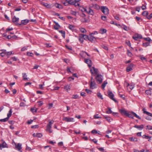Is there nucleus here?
<instances>
[{
  "label": "nucleus",
  "instance_id": "nucleus-1",
  "mask_svg": "<svg viewBox=\"0 0 152 152\" xmlns=\"http://www.w3.org/2000/svg\"><path fill=\"white\" fill-rule=\"evenodd\" d=\"M119 112L122 115H125L126 116L129 117V118H131L132 119H134V117L132 116L131 114H130V112L124 109H121L119 110Z\"/></svg>",
  "mask_w": 152,
  "mask_h": 152
},
{
  "label": "nucleus",
  "instance_id": "nucleus-2",
  "mask_svg": "<svg viewBox=\"0 0 152 152\" xmlns=\"http://www.w3.org/2000/svg\"><path fill=\"white\" fill-rule=\"evenodd\" d=\"M103 76L100 74H98L95 77V79L96 80L97 82L99 84L101 83L103 80Z\"/></svg>",
  "mask_w": 152,
  "mask_h": 152
},
{
  "label": "nucleus",
  "instance_id": "nucleus-3",
  "mask_svg": "<svg viewBox=\"0 0 152 152\" xmlns=\"http://www.w3.org/2000/svg\"><path fill=\"white\" fill-rule=\"evenodd\" d=\"M101 10L104 15H107L109 13V10L107 7L102 6Z\"/></svg>",
  "mask_w": 152,
  "mask_h": 152
},
{
  "label": "nucleus",
  "instance_id": "nucleus-4",
  "mask_svg": "<svg viewBox=\"0 0 152 152\" xmlns=\"http://www.w3.org/2000/svg\"><path fill=\"white\" fill-rule=\"evenodd\" d=\"M107 93L108 94V97L111 99H112L115 102H117V100H116L114 98V94H113L112 92L110 91V90H109L108 91Z\"/></svg>",
  "mask_w": 152,
  "mask_h": 152
},
{
  "label": "nucleus",
  "instance_id": "nucleus-5",
  "mask_svg": "<svg viewBox=\"0 0 152 152\" xmlns=\"http://www.w3.org/2000/svg\"><path fill=\"white\" fill-rule=\"evenodd\" d=\"M132 38L136 41L138 40V39H141L142 38V36L141 35L137 34L132 36Z\"/></svg>",
  "mask_w": 152,
  "mask_h": 152
},
{
  "label": "nucleus",
  "instance_id": "nucleus-6",
  "mask_svg": "<svg viewBox=\"0 0 152 152\" xmlns=\"http://www.w3.org/2000/svg\"><path fill=\"white\" fill-rule=\"evenodd\" d=\"M63 121H65L67 122H74V118H69L68 117H64L63 118Z\"/></svg>",
  "mask_w": 152,
  "mask_h": 152
},
{
  "label": "nucleus",
  "instance_id": "nucleus-7",
  "mask_svg": "<svg viewBox=\"0 0 152 152\" xmlns=\"http://www.w3.org/2000/svg\"><path fill=\"white\" fill-rule=\"evenodd\" d=\"M19 18H16L15 16H14L12 18V22L15 23L16 25L18 26H20L21 25V24L18 23V21Z\"/></svg>",
  "mask_w": 152,
  "mask_h": 152
},
{
  "label": "nucleus",
  "instance_id": "nucleus-8",
  "mask_svg": "<svg viewBox=\"0 0 152 152\" xmlns=\"http://www.w3.org/2000/svg\"><path fill=\"white\" fill-rule=\"evenodd\" d=\"M90 88L92 89H94L97 88L96 85L95 81L90 82Z\"/></svg>",
  "mask_w": 152,
  "mask_h": 152
},
{
  "label": "nucleus",
  "instance_id": "nucleus-9",
  "mask_svg": "<svg viewBox=\"0 0 152 152\" xmlns=\"http://www.w3.org/2000/svg\"><path fill=\"white\" fill-rule=\"evenodd\" d=\"M97 39H98V38L97 37L95 38L92 36L91 34H90L88 40L90 41L91 42L94 43L95 42Z\"/></svg>",
  "mask_w": 152,
  "mask_h": 152
},
{
  "label": "nucleus",
  "instance_id": "nucleus-10",
  "mask_svg": "<svg viewBox=\"0 0 152 152\" xmlns=\"http://www.w3.org/2000/svg\"><path fill=\"white\" fill-rule=\"evenodd\" d=\"M134 64L131 63L128 65L126 67V70L127 72H129L132 70V68L133 67Z\"/></svg>",
  "mask_w": 152,
  "mask_h": 152
},
{
  "label": "nucleus",
  "instance_id": "nucleus-11",
  "mask_svg": "<svg viewBox=\"0 0 152 152\" xmlns=\"http://www.w3.org/2000/svg\"><path fill=\"white\" fill-rule=\"evenodd\" d=\"M93 70L94 72V73L95 74H97L98 72V69H97L95 68L94 67H93L92 68V69H91L90 70V71L91 72V73L93 74L94 73Z\"/></svg>",
  "mask_w": 152,
  "mask_h": 152
},
{
  "label": "nucleus",
  "instance_id": "nucleus-12",
  "mask_svg": "<svg viewBox=\"0 0 152 152\" xmlns=\"http://www.w3.org/2000/svg\"><path fill=\"white\" fill-rule=\"evenodd\" d=\"M85 62L87 64L88 66L90 67L92 66L91 61L89 59H85Z\"/></svg>",
  "mask_w": 152,
  "mask_h": 152
},
{
  "label": "nucleus",
  "instance_id": "nucleus-13",
  "mask_svg": "<svg viewBox=\"0 0 152 152\" xmlns=\"http://www.w3.org/2000/svg\"><path fill=\"white\" fill-rule=\"evenodd\" d=\"M142 111L143 112V113L144 114H145L151 116L152 117V114L149 113L148 111H146V109L145 108H144L142 109Z\"/></svg>",
  "mask_w": 152,
  "mask_h": 152
},
{
  "label": "nucleus",
  "instance_id": "nucleus-14",
  "mask_svg": "<svg viewBox=\"0 0 152 152\" xmlns=\"http://www.w3.org/2000/svg\"><path fill=\"white\" fill-rule=\"evenodd\" d=\"M130 114H131V115H132V116L133 115L136 118L139 119H141V118L138 115L135 113L134 112L131 111L130 112Z\"/></svg>",
  "mask_w": 152,
  "mask_h": 152
},
{
  "label": "nucleus",
  "instance_id": "nucleus-15",
  "mask_svg": "<svg viewBox=\"0 0 152 152\" xmlns=\"http://www.w3.org/2000/svg\"><path fill=\"white\" fill-rule=\"evenodd\" d=\"M130 114H131V115H132V116L133 115L136 118L139 119H141V118L138 115L135 113L134 112L131 111L130 112Z\"/></svg>",
  "mask_w": 152,
  "mask_h": 152
},
{
  "label": "nucleus",
  "instance_id": "nucleus-16",
  "mask_svg": "<svg viewBox=\"0 0 152 152\" xmlns=\"http://www.w3.org/2000/svg\"><path fill=\"white\" fill-rule=\"evenodd\" d=\"M104 117L105 119H106V120L109 122H111V121L113 120V119L107 115H104Z\"/></svg>",
  "mask_w": 152,
  "mask_h": 152
},
{
  "label": "nucleus",
  "instance_id": "nucleus-17",
  "mask_svg": "<svg viewBox=\"0 0 152 152\" xmlns=\"http://www.w3.org/2000/svg\"><path fill=\"white\" fill-rule=\"evenodd\" d=\"M134 127L138 129L142 130L143 128L144 125L142 124L140 125H135L134 126Z\"/></svg>",
  "mask_w": 152,
  "mask_h": 152
},
{
  "label": "nucleus",
  "instance_id": "nucleus-18",
  "mask_svg": "<svg viewBox=\"0 0 152 152\" xmlns=\"http://www.w3.org/2000/svg\"><path fill=\"white\" fill-rule=\"evenodd\" d=\"M87 12L88 14L91 15H93L94 13L93 11L90 8H89V11L88 12Z\"/></svg>",
  "mask_w": 152,
  "mask_h": 152
},
{
  "label": "nucleus",
  "instance_id": "nucleus-19",
  "mask_svg": "<svg viewBox=\"0 0 152 152\" xmlns=\"http://www.w3.org/2000/svg\"><path fill=\"white\" fill-rule=\"evenodd\" d=\"M29 21V20L28 19H25L21 20V24H23L24 25L26 24Z\"/></svg>",
  "mask_w": 152,
  "mask_h": 152
},
{
  "label": "nucleus",
  "instance_id": "nucleus-20",
  "mask_svg": "<svg viewBox=\"0 0 152 152\" xmlns=\"http://www.w3.org/2000/svg\"><path fill=\"white\" fill-rule=\"evenodd\" d=\"M22 144L20 143H18L17 145H16L15 147L19 151L20 150L22 149Z\"/></svg>",
  "mask_w": 152,
  "mask_h": 152
},
{
  "label": "nucleus",
  "instance_id": "nucleus-21",
  "mask_svg": "<svg viewBox=\"0 0 152 152\" xmlns=\"http://www.w3.org/2000/svg\"><path fill=\"white\" fill-rule=\"evenodd\" d=\"M78 39L80 43H83V38L82 37V34H80Z\"/></svg>",
  "mask_w": 152,
  "mask_h": 152
},
{
  "label": "nucleus",
  "instance_id": "nucleus-22",
  "mask_svg": "<svg viewBox=\"0 0 152 152\" xmlns=\"http://www.w3.org/2000/svg\"><path fill=\"white\" fill-rule=\"evenodd\" d=\"M66 1H67L70 5H75V3L74 2V0H66Z\"/></svg>",
  "mask_w": 152,
  "mask_h": 152
},
{
  "label": "nucleus",
  "instance_id": "nucleus-23",
  "mask_svg": "<svg viewBox=\"0 0 152 152\" xmlns=\"http://www.w3.org/2000/svg\"><path fill=\"white\" fill-rule=\"evenodd\" d=\"M22 75H23V80H28V79H29L28 78H27V77H26L27 76V75H26V73H23Z\"/></svg>",
  "mask_w": 152,
  "mask_h": 152
},
{
  "label": "nucleus",
  "instance_id": "nucleus-24",
  "mask_svg": "<svg viewBox=\"0 0 152 152\" xmlns=\"http://www.w3.org/2000/svg\"><path fill=\"white\" fill-rule=\"evenodd\" d=\"M64 88L65 89L67 92H68V91L70 90V85H67L64 86Z\"/></svg>",
  "mask_w": 152,
  "mask_h": 152
},
{
  "label": "nucleus",
  "instance_id": "nucleus-25",
  "mask_svg": "<svg viewBox=\"0 0 152 152\" xmlns=\"http://www.w3.org/2000/svg\"><path fill=\"white\" fill-rule=\"evenodd\" d=\"M12 109H10L8 113L7 114V118L9 119V118L11 117L12 115Z\"/></svg>",
  "mask_w": 152,
  "mask_h": 152
},
{
  "label": "nucleus",
  "instance_id": "nucleus-26",
  "mask_svg": "<svg viewBox=\"0 0 152 152\" xmlns=\"http://www.w3.org/2000/svg\"><path fill=\"white\" fill-rule=\"evenodd\" d=\"M80 20L81 22L83 23H87L88 21V19L85 18H82L80 19Z\"/></svg>",
  "mask_w": 152,
  "mask_h": 152
},
{
  "label": "nucleus",
  "instance_id": "nucleus-27",
  "mask_svg": "<svg viewBox=\"0 0 152 152\" xmlns=\"http://www.w3.org/2000/svg\"><path fill=\"white\" fill-rule=\"evenodd\" d=\"M148 13L147 11H145L142 13V15L143 16H145L146 17L148 16Z\"/></svg>",
  "mask_w": 152,
  "mask_h": 152
},
{
  "label": "nucleus",
  "instance_id": "nucleus-28",
  "mask_svg": "<svg viewBox=\"0 0 152 152\" xmlns=\"http://www.w3.org/2000/svg\"><path fill=\"white\" fill-rule=\"evenodd\" d=\"M55 6L56 8L59 9H62L63 8L62 6L58 3H56L55 4Z\"/></svg>",
  "mask_w": 152,
  "mask_h": 152
},
{
  "label": "nucleus",
  "instance_id": "nucleus-29",
  "mask_svg": "<svg viewBox=\"0 0 152 152\" xmlns=\"http://www.w3.org/2000/svg\"><path fill=\"white\" fill-rule=\"evenodd\" d=\"M107 32V30L105 29H101L100 30L99 32L102 34H104Z\"/></svg>",
  "mask_w": 152,
  "mask_h": 152
},
{
  "label": "nucleus",
  "instance_id": "nucleus-30",
  "mask_svg": "<svg viewBox=\"0 0 152 152\" xmlns=\"http://www.w3.org/2000/svg\"><path fill=\"white\" fill-rule=\"evenodd\" d=\"M151 45L150 42H146L145 43H143L142 44V46L143 47H146L148 46H150Z\"/></svg>",
  "mask_w": 152,
  "mask_h": 152
},
{
  "label": "nucleus",
  "instance_id": "nucleus-31",
  "mask_svg": "<svg viewBox=\"0 0 152 152\" xmlns=\"http://www.w3.org/2000/svg\"><path fill=\"white\" fill-rule=\"evenodd\" d=\"M107 84V81H105L102 84V89H104L106 85Z\"/></svg>",
  "mask_w": 152,
  "mask_h": 152
},
{
  "label": "nucleus",
  "instance_id": "nucleus-32",
  "mask_svg": "<svg viewBox=\"0 0 152 152\" xmlns=\"http://www.w3.org/2000/svg\"><path fill=\"white\" fill-rule=\"evenodd\" d=\"M51 126H49L47 125V130L50 133H52V130L51 129Z\"/></svg>",
  "mask_w": 152,
  "mask_h": 152
},
{
  "label": "nucleus",
  "instance_id": "nucleus-33",
  "mask_svg": "<svg viewBox=\"0 0 152 152\" xmlns=\"http://www.w3.org/2000/svg\"><path fill=\"white\" fill-rule=\"evenodd\" d=\"M59 32L60 33H61V34H62V37L64 38H65V31H63V30H61V31H59Z\"/></svg>",
  "mask_w": 152,
  "mask_h": 152
},
{
  "label": "nucleus",
  "instance_id": "nucleus-34",
  "mask_svg": "<svg viewBox=\"0 0 152 152\" xmlns=\"http://www.w3.org/2000/svg\"><path fill=\"white\" fill-rule=\"evenodd\" d=\"M123 27H121L122 28H123L124 30L128 31L129 29V27L126 26L125 25H122Z\"/></svg>",
  "mask_w": 152,
  "mask_h": 152
},
{
  "label": "nucleus",
  "instance_id": "nucleus-35",
  "mask_svg": "<svg viewBox=\"0 0 152 152\" xmlns=\"http://www.w3.org/2000/svg\"><path fill=\"white\" fill-rule=\"evenodd\" d=\"M82 37L83 38V39H84L85 40H87V39H88V40L89 37L88 36H87L86 35H85V34H82Z\"/></svg>",
  "mask_w": 152,
  "mask_h": 152
},
{
  "label": "nucleus",
  "instance_id": "nucleus-36",
  "mask_svg": "<svg viewBox=\"0 0 152 152\" xmlns=\"http://www.w3.org/2000/svg\"><path fill=\"white\" fill-rule=\"evenodd\" d=\"M108 110L106 111V113L107 114H111L112 113V112L111 110V108L108 107L107 108Z\"/></svg>",
  "mask_w": 152,
  "mask_h": 152
},
{
  "label": "nucleus",
  "instance_id": "nucleus-37",
  "mask_svg": "<svg viewBox=\"0 0 152 152\" xmlns=\"http://www.w3.org/2000/svg\"><path fill=\"white\" fill-rule=\"evenodd\" d=\"M129 140L131 141H137V139L136 137H130L129 138Z\"/></svg>",
  "mask_w": 152,
  "mask_h": 152
},
{
  "label": "nucleus",
  "instance_id": "nucleus-38",
  "mask_svg": "<svg viewBox=\"0 0 152 152\" xmlns=\"http://www.w3.org/2000/svg\"><path fill=\"white\" fill-rule=\"evenodd\" d=\"M144 39L146 41H148V42H152V40L149 37L144 38Z\"/></svg>",
  "mask_w": 152,
  "mask_h": 152
},
{
  "label": "nucleus",
  "instance_id": "nucleus-39",
  "mask_svg": "<svg viewBox=\"0 0 152 152\" xmlns=\"http://www.w3.org/2000/svg\"><path fill=\"white\" fill-rule=\"evenodd\" d=\"M9 119L7 117L4 119H0V121L1 122H6Z\"/></svg>",
  "mask_w": 152,
  "mask_h": 152
},
{
  "label": "nucleus",
  "instance_id": "nucleus-40",
  "mask_svg": "<svg viewBox=\"0 0 152 152\" xmlns=\"http://www.w3.org/2000/svg\"><path fill=\"white\" fill-rule=\"evenodd\" d=\"M142 138H145V139H148L149 138H151V137L149 136H148L146 135L145 134L143 135V136H142Z\"/></svg>",
  "mask_w": 152,
  "mask_h": 152
},
{
  "label": "nucleus",
  "instance_id": "nucleus-41",
  "mask_svg": "<svg viewBox=\"0 0 152 152\" xmlns=\"http://www.w3.org/2000/svg\"><path fill=\"white\" fill-rule=\"evenodd\" d=\"M97 95L98 98L101 99H103V98L102 97V96L100 93H97Z\"/></svg>",
  "mask_w": 152,
  "mask_h": 152
},
{
  "label": "nucleus",
  "instance_id": "nucleus-42",
  "mask_svg": "<svg viewBox=\"0 0 152 152\" xmlns=\"http://www.w3.org/2000/svg\"><path fill=\"white\" fill-rule=\"evenodd\" d=\"M151 89H150L149 90H146L145 91V93L147 95H151Z\"/></svg>",
  "mask_w": 152,
  "mask_h": 152
},
{
  "label": "nucleus",
  "instance_id": "nucleus-43",
  "mask_svg": "<svg viewBox=\"0 0 152 152\" xmlns=\"http://www.w3.org/2000/svg\"><path fill=\"white\" fill-rule=\"evenodd\" d=\"M1 145L3 146V148H7V145L5 142H4L1 144Z\"/></svg>",
  "mask_w": 152,
  "mask_h": 152
},
{
  "label": "nucleus",
  "instance_id": "nucleus-44",
  "mask_svg": "<svg viewBox=\"0 0 152 152\" xmlns=\"http://www.w3.org/2000/svg\"><path fill=\"white\" fill-rule=\"evenodd\" d=\"M30 110L33 113H36L37 112V109H35L34 108L32 107L31 108V109Z\"/></svg>",
  "mask_w": 152,
  "mask_h": 152
},
{
  "label": "nucleus",
  "instance_id": "nucleus-45",
  "mask_svg": "<svg viewBox=\"0 0 152 152\" xmlns=\"http://www.w3.org/2000/svg\"><path fill=\"white\" fill-rule=\"evenodd\" d=\"M27 55L29 56L32 57L33 56V54L32 53H30L27 52L26 53Z\"/></svg>",
  "mask_w": 152,
  "mask_h": 152
},
{
  "label": "nucleus",
  "instance_id": "nucleus-46",
  "mask_svg": "<svg viewBox=\"0 0 152 152\" xmlns=\"http://www.w3.org/2000/svg\"><path fill=\"white\" fill-rule=\"evenodd\" d=\"M80 31L83 33H84L86 32V30L84 28H82L80 29Z\"/></svg>",
  "mask_w": 152,
  "mask_h": 152
},
{
  "label": "nucleus",
  "instance_id": "nucleus-47",
  "mask_svg": "<svg viewBox=\"0 0 152 152\" xmlns=\"http://www.w3.org/2000/svg\"><path fill=\"white\" fill-rule=\"evenodd\" d=\"M6 51V50H4L3 51L0 53V56L2 57H3L5 54V52Z\"/></svg>",
  "mask_w": 152,
  "mask_h": 152
},
{
  "label": "nucleus",
  "instance_id": "nucleus-48",
  "mask_svg": "<svg viewBox=\"0 0 152 152\" xmlns=\"http://www.w3.org/2000/svg\"><path fill=\"white\" fill-rule=\"evenodd\" d=\"M69 28L70 29L73 30L74 29V27L73 26L69 24Z\"/></svg>",
  "mask_w": 152,
  "mask_h": 152
},
{
  "label": "nucleus",
  "instance_id": "nucleus-49",
  "mask_svg": "<svg viewBox=\"0 0 152 152\" xmlns=\"http://www.w3.org/2000/svg\"><path fill=\"white\" fill-rule=\"evenodd\" d=\"M37 137H42V135L41 133H37Z\"/></svg>",
  "mask_w": 152,
  "mask_h": 152
},
{
  "label": "nucleus",
  "instance_id": "nucleus-50",
  "mask_svg": "<svg viewBox=\"0 0 152 152\" xmlns=\"http://www.w3.org/2000/svg\"><path fill=\"white\" fill-rule=\"evenodd\" d=\"M127 54L129 56L132 57V55L131 52L129 50H127Z\"/></svg>",
  "mask_w": 152,
  "mask_h": 152
},
{
  "label": "nucleus",
  "instance_id": "nucleus-51",
  "mask_svg": "<svg viewBox=\"0 0 152 152\" xmlns=\"http://www.w3.org/2000/svg\"><path fill=\"white\" fill-rule=\"evenodd\" d=\"M65 47L66 48H67V49L69 50H72V47H69L67 45H65Z\"/></svg>",
  "mask_w": 152,
  "mask_h": 152
},
{
  "label": "nucleus",
  "instance_id": "nucleus-52",
  "mask_svg": "<svg viewBox=\"0 0 152 152\" xmlns=\"http://www.w3.org/2000/svg\"><path fill=\"white\" fill-rule=\"evenodd\" d=\"M85 91L88 94H91L92 92V91L89 89H86Z\"/></svg>",
  "mask_w": 152,
  "mask_h": 152
},
{
  "label": "nucleus",
  "instance_id": "nucleus-53",
  "mask_svg": "<svg viewBox=\"0 0 152 152\" xmlns=\"http://www.w3.org/2000/svg\"><path fill=\"white\" fill-rule=\"evenodd\" d=\"M146 18L148 20H150L152 18V13L151 14L149 15H148Z\"/></svg>",
  "mask_w": 152,
  "mask_h": 152
},
{
  "label": "nucleus",
  "instance_id": "nucleus-54",
  "mask_svg": "<svg viewBox=\"0 0 152 152\" xmlns=\"http://www.w3.org/2000/svg\"><path fill=\"white\" fill-rule=\"evenodd\" d=\"M53 122L54 121L53 120L49 122L47 125L51 126L52 124H53Z\"/></svg>",
  "mask_w": 152,
  "mask_h": 152
},
{
  "label": "nucleus",
  "instance_id": "nucleus-55",
  "mask_svg": "<svg viewBox=\"0 0 152 152\" xmlns=\"http://www.w3.org/2000/svg\"><path fill=\"white\" fill-rule=\"evenodd\" d=\"M100 151L102 152H104V149L103 148L101 147V148H97Z\"/></svg>",
  "mask_w": 152,
  "mask_h": 152
},
{
  "label": "nucleus",
  "instance_id": "nucleus-56",
  "mask_svg": "<svg viewBox=\"0 0 152 152\" xmlns=\"http://www.w3.org/2000/svg\"><path fill=\"white\" fill-rule=\"evenodd\" d=\"M78 95H74L72 96V97L73 99H76L78 98Z\"/></svg>",
  "mask_w": 152,
  "mask_h": 152
},
{
  "label": "nucleus",
  "instance_id": "nucleus-57",
  "mask_svg": "<svg viewBox=\"0 0 152 152\" xmlns=\"http://www.w3.org/2000/svg\"><path fill=\"white\" fill-rule=\"evenodd\" d=\"M71 13L73 15L76 16V12L75 11L71 10Z\"/></svg>",
  "mask_w": 152,
  "mask_h": 152
},
{
  "label": "nucleus",
  "instance_id": "nucleus-58",
  "mask_svg": "<svg viewBox=\"0 0 152 152\" xmlns=\"http://www.w3.org/2000/svg\"><path fill=\"white\" fill-rule=\"evenodd\" d=\"M107 17L105 16H101V19L104 21H105L106 20Z\"/></svg>",
  "mask_w": 152,
  "mask_h": 152
},
{
  "label": "nucleus",
  "instance_id": "nucleus-59",
  "mask_svg": "<svg viewBox=\"0 0 152 152\" xmlns=\"http://www.w3.org/2000/svg\"><path fill=\"white\" fill-rule=\"evenodd\" d=\"M94 118H101V117H99V116H98V114L95 115H94Z\"/></svg>",
  "mask_w": 152,
  "mask_h": 152
},
{
  "label": "nucleus",
  "instance_id": "nucleus-60",
  "mask_svg": "<svg viewBox=\"0 0 152 152\" xmlns=\"http://www.w3.org/2000/svg\"><path fill=\"white\" fill-rule=\"evenodd\" d=\"M152 127V126L150 125H147L146 126V129H148V130H151Z\"/></svg>",
  "mask_w": 152,
  "mask_h": 152
},
{
  "label": "nucleus",
  "instance_id": "nucleus-61",
  "mask_svg": "<svg viewBox=\"0 0 152 152\" xmlns=\"http://www.w3.org/2000/svg\"><path fill=\"white\" fill-rule=\"evenodd\" d=\"M5 54H6L7 55H10L12 54V52H5Z\"/></svg>",
  "mask_w": 152,
  "mask_h": 152
},
{
  "label": "nucleus",
  "instance_id": "nucleus-62",
  "mask_svg": "<svg viewBox=\"0 0 152 152\" xmlns=\"http://www.w3.org/2000/svg\"><path fill=\"white\" fill-rule=\"evenodd\" d=\"M8 122L10 124L13 125L14 124L15 121H9Z\"/></svg>",
  "mask_w": 152,
  "mask_h": 152
},
{
  "label": "nucleus",
  "instance_id": "nucleus-63",
  "mask_svg": "<svg viewBox=\"0 0 152 152\" xmlns=\"http://www.w3.org/2000/svg\"><path fill=\"white\" fill-rule=\"evenodd\" d=\"M53 89H52V90H58L59 89V87L54 86L53 87Z\"/></svg>",
  "mask_w": 152,
  "mask_h": 152
},
{
  "label": "nucleus",
  "instance_id": "nucleus-64",
  "mask_svg": "<svg viewBox=\"0 0 152 152\" xmlns=\"http://www.w3.org/2000/svg\"><path fill=\"white\" fill-rule=\"evenodd\" d=\"M91 133L93 134H97L98 132L96 130L94 129L91 131Z\"/></svg>",
  "mask_w": 152,
  "mask_h": 152
}]
</instances>
